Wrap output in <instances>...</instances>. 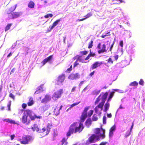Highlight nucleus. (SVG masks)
Listing matches in <instances>:
<instances>
[{"label":"nucleus","instance_id":"nucleus-1","mask_svg":"<svg viewBox=\"0 0 145 145\" xmlns=\"http://www.w3.org/2000/svg\"><path fill=\"white\" fill-rule=\"evenodd\" d=\"M89 106L86 107L85 108L81 117V122L79 124L77 122H75L71 125L69 130L67 134V137L69 136L74 132L75 133L77 132L80 133L84 127L82 122L84 121L87 117V112L89 109Z\"/></svg>","mask_w":145,"mask_h":145},{"label":"nucleus","instance_id":"nucleus-2","mask_svg":"<svg viewBox=\"0 0 145 145\" xmlns=\"http://www.w3.org/2000/svg\"><path fill=\"white\" fill-rule=\"evenodd\" d=\"M108 95L107 92H106L105 93H102L96 99L95 102V105H97L99 103V104L95 107V112L98 115H100L101 114L103 106Z\"/></svg>","mask_w":145,"mask_h":145},{"label":"nucleus","instance_id":"nucleus-3","mask_svg":"<svg viewBox=\"0 0 145 145\" xmlns=\"http://www.w3.org/2000/svg\"><path fill=\"white\" fill-rule=\"evenodd\" d=\"M94 132L95 134L92 135L89 139L91 143L95 142L98 141L100 138L103 139L105 137V130L102 128L101 129L97 128L95 129Z\"/></svg>","mask_w":145,"mask_h":145},{"label":"nucleus","instance_id":"nucleus-4","mask_svg":"<svg viewBox=\"0 0 145 145\" xmlns=\"http://www.w3.org/2000/svg\"><path fill=\"white\" fill-rule=\"evenodd\" d=\"M35 118L41 119L42 117L39 116H37L35 114L32 116L30 114V111L28 110L24 112L21 121L24 123L28 124L30 122V119L31 120H34Z\"/></svg>","mask_w":145,"mask_h":145},{"label":"nucleus","instance_id":"nucleus-5","mask_svg":"<svg viewBox=\"0 0 145 145\" xmlns=\"http://www.w3.org/2000/svg\"><path fill=\"white\" fill-rule=\"evenodd\" d=\"M19 140L22 144H27L29 142H31L33 139L32 137L30 136L24 135L23 136L22 138L20 139Z\"/></svg>","mask_w":145,"mask_h":145},{"label":"nucleus","instance_id":"nucleus-6","mask_svg":"<svg viewBox=\"0 0 145 145\" xmlns=\"http://www.w3.org/2000/svg\"><path fill=\"white\" fill-rule=\"evenodd\" d=\"M62 89H60L59 90L55 92L53 94L52 98L54 100H56L59 98L63 93Z\"/></svg>","mask_w":145,"mask_h":145},{"label":"nucleus","instance_id":"nucleus-7","mask_svg":"<svg viewBox=\"0 0 145 145\" xmlns=\"http://www.w3.org/2000/svg\"><path fill=\"white\" fill-rule=\"evenodd\" d=\"M97 48L99 49L98 52L99 54L107 51V50H106V45L105 44L101 45V43L99 44L97 46Z\"/></svg>","mask_w":145,"mask_h":145},{"label":"nucleus","instance_id":"nucleus-8","mask_svg":"<svg viewBox=\"0 0 145 145\" xmlns=\"http://www.w3.org/2000/svg\"><path fill=\"white\" fill-rule=\"evenodd\" d=\"M31 129L33 131L36 130L37 132L39 133H43L46 130L45 128H43L41 129H39L38 128V125L37 124H34L33 126L32 127Z\"/></svg>","mask_w":145,"mask_h":145},{"label":"nucleus","instance_id":"nucleus-9","mask_svg":"<svg viewBox=\"0 0 145 145\" xmlns=\"http://www.w3.org/2000/svg\"><path fill=\"white\" fill-rule=\"evenodd\" d=\"M20 15V13L18 12H13L12 13H10L8 15V17L10 18L13 19L17 18Z\"/></svg>","mask_w":145,"mask_h":145},{"label":"nucleus","instance_id":"nucleus-10","mask_svg":"<svg viewBox=\"0 0 145 145\" xmlns=\"http://www.w3.org/2000/svg\"><path fill=\"white\" fill-rule=\"evenodd\" d=\"M61 20V18L57 20H56L53 23L52 26H49L48 29V31H50L55 26L57 25L58 24L59 22Z\"/></svg>","mask_w":145,"mask_h":145},{"label":"nucleus","instance_id":"nucleus-11","mask_svg":"<svg viewBox=\"0 0 145 145\" xmlns=\"http://www.w3.org/2000/svg\"><path fill=\"white\" fill-rule=\"evenodd\" d=\"M80 77V75L77 73L75 74H71L69 76L68 78L72 80L76 79L79 78Z\"/></svg>","mask_w":145,"mask_h":145},{"label":"nucleus","instance_id":"nucleus-12","mask_svg":"<svg viewBox=\"0 0 145 145\" xmlns=\"http://www.w3.org/2000/svg\"><path fill=\"white\" fill-rule=\"evenodd\" d=\"M52 57L53 55H52L44 59L41 63L43 64V65H44L47 62L51 63Z\"/></svg>","mask_w":145,"mask_h":145},{"label":"nucleus","instance_id":"nucleus-13","mask_svg":"<svg viewBox=\"0 0 145 145\" xmlns=\"http://www.w3.org/2000/svg\"><path fill=\"white\" fill-rule=\"evenodd\" d=\"M65 79V76L64 74H62L59 76L58 78V84H60L63 82Z\"/></svg>","mask_w":145,"mask_h":145},{"label":"nucleus","instance_id":"nucleus-14","mask_svg":"<svg viewBox=\"0 0 145 145\" xmlns=\"http://www.w3.org/2000/svg\"><path fill=\"white\" fill-rule=\"evenodd\" d=\"M51 99V97L48 95H46L43 99L42 100V103H46L49 101Z\"/></svg>","mask_w":145,"mask_h":145},{"label":"nucleus","instance_id":"nucleus-15","mask_svg":"<svg viewBox=\"0 0 145 145\" xmlns=\"http://www.w3.org/2000/svg\"><path fill=\"white\" fill-rule=\"evenodd\" d=\"M43 85H41L37 88V90L35 93V94H37L39 93H40L44 91L43 88Z\"/></svg>","mask_w":145,"mask_h":145},{"label":"nucleus","instance_id":"nucleus-16","mask_svg":"<svg viewBox=\"0 0 145 145\" xmlns=\"http://www.w3.org/2000/svg\"><path fill=\"white\" fill-rule=\"evenodd\" d=\"M110 103L109 101L107 102L104 105V108L103 111L104 112H106L109 109L110 107Z\"/></svg>","mask_w":145,"mask_h":145},{"label":"nucleus","instance_id":"nucleus-17","mask_svg":"<svg viewBox=\"0 0 145 145\" xmlns=\"http://www.w3.org/2000/svg\"><path fill=\"white\" fill-rule=\"evenodd\" d=\"M116 129V126L113 125L110 129L109 133V137H111L113 135V133Z\"/></svg>","mask_w":145,"mask_h":145},{"label":"nucleus","instance_id":"nucleus-18","mask_svg":"<svg viewBox=\"0 0 145 145\" xmlns=\"http://www.w3.org/2000/svg\"><path fill=\"white\" fill-rule=\"evenodd\" d=\"M102 64V63L101 62H96L94 63L93 64L92 67V69L96 68L97 67L100 66Z\"/></svg>","mask_w":145,"mask_h":145},{"label":"nucleus","instance_id":"nucleus-19","mask_svg":"<svg viewBox=\"0 0 145 145\" xmlns=\"http://www.w3.org/2000/svg\"><path fill=\"white\" fill-rule=\"evenodd\" d=\"M3 121H6V122H8L9 123H10L11 124H18L17 123V122H16L15 121L10 119L9 118H6V119H3Z\"/></svg>","mask_w":145,"mask_h":145},{"label":"nucleus","instance_id":"nucleus-20","mask_svg":"<svg viewBox=\"0 0 145 145\" xmlns=\"http://www.w3.org/2000/svg\"><path fill=\"white\" fill-rule=\"evenodd\" d=\"M101 91L100 89H95L92 92L91 94L93 95H97L100 93Z\"/></svg>","mask_w":145,"mask_h":145},{"label":"nucleus","instance_id":"nucleus-21","mask_svg":"<svg viewBox=\"0 0 145 145\" xmlns=\"http://www.w3.org/2000/svg\"><path fill=\"white\" fill-rule=\"evenodd\" d=\"M91 118L87 119L86 122V125L87 127H89L91 124Z\"/></svg>","mask_w":145,"mask_h":145},{"label":"nucleus","instance_id":"nucleus-22","mask_svg":"<svg viewBox=\"0 0 145 145\" xmlns=\"http://www.w3.org/2000/svg\"><path fill=\"white\" fill-rule=\"evenodd\" d=\"M34 103V102L33 100L32 97H30L29 98V101L27 103L28 106H30L33 105Z\"/></svg>","mask_w":145,"mask_h":145},{"label":"nucleus","instance_id":"nucleus-23","mask_svg":"<svg viewBox=\"0 0 145 145\" xmlns=\"http://www.w3.org/2000/svg\"><path fill=\"white\" fill-rule=\"evenodd\" d=\"M40 110L42 113L44 112L47 110L46 106H43L39 108Z\"/></svg>","mask_w":145,"mask_h":145},{"label":"nucleus","instance_id":"nucleus-24","mask_svg":"<svg viewBox=\"0 0 145 145\" xmlns=\"http://www.w3.org/2000/svg\"><path fill=\"white\" fill-rule=\"evenodd\" d=\"M51 125L50 123H48L47 125V133L46 134V135L48 134L49 133L50 130L51 129Z\"/></svg>","mask_w":145,"mask_h":145},{"label":"nucleus","instance_id":"nucleus-25","mask_svg":"<svg viewBox=\"0 0 145 145\" xmlns=\"http://www.w3.org/2000/svg\"><path fill=\"white\" fill-rule=\"evenodd\" d=\"M80 102H79L74 103L71 105H68L67 106L68 107V106H70V108H71L73 107L74 106L78 105V104H79L80 103Z\"/></svg>","mask_w":145,"mask_h":145},{"label":"nucleus","instance_id":"nucleus-26","mask_svg":"<svg viewBox=\"0 0 145 145\" xmlns=\"http://www.w3.org/2000/svg\"><path fill=\"white\" fill-rule=\"evenodd\" d=\"M138 85V83L136 81H134L133 82L131 83L129 85L130 86H135Z\"/></svg>","mask_w":145,"mask_h":145},{"label":"nucleus","instance_id":"nucleus-27","mask_svg":"<svg viewBox=\"0 0 145 145\" xmlns=\"http://www.w3.org/2000/svg\"><path fill=\"white\" fill-rule=\"evenodd\" d=\"M34 3L32 1H30L28 4V7H29L31 8H33L34 7Z\"/></svg>","mask_w":145,"mask_h":145},{"label":"nucleus","instance_id":"nucleus-28","mask_svg":"<svg viewBox=\"0 0 145 145\" xmlns=\"http://www.w3.org/2000/svg\"><path fill=\"white\" fill-rule=\"evenodd\" d=\"M114 93V92H112L110 93V95L109 96L108 98V99L107 101L109 102L111 100V99L112 97L113 96Z\"/></svg>","mask_w":145,"mask_h":145},{"label":"nucleus","instance_id":"nucleus-29","mask_svg":"<svg viewBox=\"0 0 145 145\" xmlns=\"http://www.w3.org/2000/svg\"><path fill=\"white\" fill-rule=\"evenodd\" d=\"M17 6V5H16L12 7L11 8H10L9 9V12L10 13V12L13 11L16 8V7Z\"/></svg>","mask_w":145,"mask_h":145},{"label":"nucleus","instance_id":"nucleus-30","mask_svg":"<svg viewBox=\"0 0 145 145\" xmlns=\"http://www.w3.org/2000/svg\"><path fill=\"white\" fill-rule=\"evenodd\" d=\"M93 112V110H91L88 112L87 113V116L88 117H90L92 115Z\"/></svg>","mask_w":145,"mask_h":145},{"label":"nucleus","instance_id":"nucleus-31","mask_svg":"<svg viewBox=\"0 0 145 145\" xmlns=\"http://www.w3.org/2000/svg\"><path fill=\"white\" fill-rule=\"evenodd\" d=\"M107 118L105 114H104L103 119V123L104 124H106V120Z\"/></svg>","mask_w":145,"mask_h":145},{"label":"nucleus","instance_id":"nucleus-32","mask_svg":"<svg viewBox=\"0 0 145 145\" xmlns=\"http://www.w3.org/2000/svg\"><path fill=\"white\" fill-rule=\"evenodd\" d=\"M12 25V24H8L5 28V31H7L10 28V27Z\"/></svg>","mask_w":145,"mask_h":145},{"label":"nucleus","instance_id":"nucleus-33","mask_svg":"<svg viewBox=\"0 0 145 145\" xmlns=\"http://www.w3.org/2000/svg\"><path fill=\"white\" fill-rule=\"evenodd\" d=\"M98 118L97 117V115L96 114H94L92 118V120L93 121H95L98 120Z\"/></svg>","mask_w":145,"mask_h":145},{"label":"nucleus","instance_id":"nucleus-34","mask_svg":"<svg viewBox=\"0 0 145 145\" xmlns=\"http://www.w3.org/2000/svg\"><path fill=\"white\" fill-rule=\"evenodd\" d=\"M66 139L65 138H63L61 141V144L63 145L64 144V145H66L67 144V142L66 141Z\"/></svg>","mask_w":145,"mask_h":145},{"label":"nucleus","instance_id":"nucleus-35","mask_svg":"<svg viewBox=\"0 0 145 145\" xmlns=\"http://www.w3.org/2000/svg\"><path fill=\"white\" fill-rule=\"evenodd\" d=\"M131 132L129 130L127 131L126 132L125 137L126 138L128 137L131 134Z\"/></svg>","mask_w":145,"mask_h":145},{"label":"nucleus","instance_id":"nucleus-36","mask_svg":"<svg viewBox=\"0 0 145 145\" xmlns=\"http://www.w3.org/2000/svg\"><path fill=\"white\" fill-rule=\"evenodd\" d=\"M93 41L92 40H91V41L89 42L88 46V48H91L93 46Z\"/></svg>","mask_w":145,"mask_h":145},{"label":"nucleus","instance_id":"nucleus-37","mask_svg":"<svg viewBox=\"0 0 145 145\" xmlns=\"http://www.w3.org/2000/svg\"><path fill=\"white\" fill-rule=\"evenodd\" d=\"M53 16V15L52 14H47L46 15L44 16V17L45 18H48L49 17H50V18L52 17Z\"/></svg>","mask_w":145,"mask_h":145},{"label":"nucleus","instance_id":"nucleus-38","mask_svg":"<svg viewBox=\"0 0 145 145\" xmlns=\"http://www.w3.org/2000/svg\"><path fill=\"white\" fill-rule=\"evenodd\" d=\"M125 31H126L127 34H128L129 36L128 37V38H130L132 35L131 32L130 31H128L127 30H125Z\"/></svg>","mask_w":145,"mask_h":145},{"label":"nucleus","instance_id":"nucleus-39","mask_svg":"<svg viewBox=\"0 0 145 145\" xmlns=\"http://www.w3.org/2000/svg\"><path fill=\"white\" fill-rule=\"evenodd\" d=\"M108 63L110 64H112L113 63V61L112 60V58L110 57L107 60Z\"/></svg>","mask_w":145,"mask_h":145},{"label":"nucleus","instance_id":"nucleus-40","mask_svg":"<svg viewBox=\"0 0 145 145\" xmlns=\"http://www.w3.org/2000/svg\"><path fill=\"white\" fill-rule=\"evenodd\" d=\"M11 104V101H9L7 104V107L8 108V110H10V106Z\"/></svg>","mask_w":145,"mask_h":145},{"label":"nucleus","instance_id":"nucleus-41","mask_svg":"<svg viewBox=\"0 0 145 145\" xmlns=\"http://www.w3.org/2000/svg\"><path fill=\"white\" fill-rule=\"evenodd\" d=\"M79 62H81L83 63L84 60L83 59L82 57H79L77 59Z\"/></svg>","mask_w":145,"mask_h":145},{"label":"nucleus","instance_id":"nucleus-42","mask_svg":"<svg viewBox=\"0 0 145 145\" xmlns=\"http://www.w3.org/2000/svg\"><path fill=\"white\" fill-rule=\"evenodd\" d=\"M144 83V82L142 79H141L140 80L139 82V84L142 86H143Z\"/></svg>","mask_w":145,"mask_h":145},{"label":"nucleus","instance_id":"nucleus-43","mask_svg":"<svg viewBox=\"0 0 145 145\" xmlns=\"http://www.w3.org/2000/svg\"><path fill=\"white\" fill-rule=\"evenodd\" d=\"M9 96L10 97L13 99V100L14 99L15 96L12 93H10Z\"/></svg>","mask_w":145,"mask_h":145},{"label":"nucleus","instance_id":"nucleus-44","mask_svg":"<svg viewBox=\"0 0 145 145\" xmlns=\"http://www.w3.org/2000/svg\"><path fill=\"white\" fill-rule=\"evenodd\" d=\"M88 52L86 51H81L80 52L81 54H83L84 55H85L87 54L88 53Z\"/></svg>","mask_w":145,"mask_h":145},{"label":"nucleus","instance_id":"nucleus-45","mask_svg":"<svg viewBox=\"0 0 145 145\" xmlns=\"http://www.w3.org/2000/svg\"><path fill=\"white\" fill-rule=\"evenodd\" d=\"M91 15L92 14L91 13H88L87 15L85 16V18H86V19L90 17Z\"/></svg>","mask_w":145,"mask_h":145},{"label":"nucleus","instance_id":"nucleus-46","mask_svg":"<svg viewBox=\"0 0 145 145\" xmlns=\"http://www.w3.org/2000/svg\"><path fill=\"white\" fill-rule=\"evenodd\" d=\"M113 57L114 59L115 60H117L118 58V55H115L113 57Z\"/></svg>","mask_w":145,"mask_h":145},{"label":"nucleus","instance_id":"nucleus-47","mask_svg":"<svg viewBox=\"0 0 145 145\" xmlns=\"http://www.w3.org/2000/svg\"><path fill=\"white\" fill-rule=\"evenodd\" d=\"M110 33V32L107 33L106 35H102V37L103 38H105L106 36H108L110 35L109 34Z\"/></svg>","mask_w":145,"mask_h":145},{"label":"nucleus","instance_id":"nucleus-48","mask_svg":"<svg viewBox=\"0 0 145 145\" xmlns=\"http://www.w3.org/2000/svg\"><path fill=\"white\" fill-rule=\"evenodd\" d=\"M78 61L77 60L74 63V67H75L77 66L78 65Z\"/></svg>","mask_w":145,"mask_h":145},{"label":"nucleus","instance_id":"nucleus-49","mask_svg":"<svg viewBox=\"0 0 145 145\" xmlns=\"http://www.w3.org/2000/svg\"><path fill=\"white\" fill-rule=\"evenodd\" d=\"M120 45L121 47H123V42L122 40H121L120 42Z\"/></svg>","mask_w":145,"mask_h":145},{"label":"nucleus","instance_id":"nucleus-50","mask_svg":"<svg viewBox=\"0 0 145 145\" xmlns=\"http://www.w3.org/2000/svg\"><path fill=\"white\" fill-rule=\"evenodd\" d=\"M26 104L25 103H23L22 105V108L24 109L26 107Z\"/></svg>","mask_w":145,"mask_h":145},{"label":"nucleus","instance_id":"nucleus-51","mask_svg":"<svg viewBox=\"0 0 145 145\" xmlns=\"http://www.w3.org/2000/svg\"><path fill=\"white\" fill-rule=\"evenodd\" d=\"M16 43H14L12 45V46L11 47V49H14V48L16 46Z\"/></svg>","mask_w":145,"mask_h":145},{"label":"nucleus","instance_id":"nucleus-52","mask_svg":"<svg viewBox=\"0 0 145 145\" xmlns=\"http://www.w3.org/2000/svg\"><path fill=\"white\" fill-rule=\"evenodd\" d=\"M91 56V55L90 54H89L88 55V56L87 57H86L85 59V60H88V59Z\"/></svg>","mask_w":145,"mask_h":145},{"label":"nucleus","instance_id":"nucleus-53","mask_svg":"<svg viewBox=\"0 0 145 145\" xmlns=\"http://www.w3.org/2000/svg\"><path fill=\"white\" fill-rule=\"evenodd\" d=\"M114 42H113V43H112V44L111 45V46H110V51H111L112 49V48L113 46V45H114Z\"/></svg>","mask_w":145,"mask_h":145},{"label":"nucleus","instance_id":"nucleus-54","mask_svg":"<svg viewBox=\"0 0 145 145\" xmlns=\"http://www.w3.org/2000/svg\"><path fill=\"white\" fill-rule=\"evenodd\" d=\"M88 89V88H87V87H86L82 91V92L83 93V92H85Z\"/></svg>","mask_w":145,"mask_h":145},{"label":"nucleus","instance_id":"nucleus-55","mask_svg":"<svg viewBox=\"0 0 145 145\" xmlns=\"http://www.w3.org/2000/svg\"><path fill=\"white\" fill-rule=\"evenodd\" d=\"M76 88V87L74 86L73 87V88H72V89L71 90V92H73L75 90Z\"/></svg>","mask_w":145,"mask_h":145},{"label":"nucleus","instance_id":"nucleus-56","mask_svg":"<svg viewBox=\"0 0 145 145\" xmlns=\"http://www.w3.org/2000/svg\"><path fill=\"white\" fill-rule=\"evenodd\" d=\"M15 136L14 135H12L10 136V138L11 140H13L15 137Z\"/></svg>","mask_w":145,"mask_h":145},{"label":"nucleus","instance_id":"nucleus-57","mask_svg":"<svg viewBox=\"0 0 145 145\" xmlns=\"http://www.w3.org/2000/svg\"><path fill=\"white\" fill-rule=\"evenodd\" d=\"M107 117L108 118H111L112 117V114L111 113L107 114Z\"/></svg>","mask_w":145,"mask_h":145},{"label":"nucleus","instance_id":"nucleus-58","mask_svg":"<svg viewBox=\"0 0 145 145\" xmlns=\"http://www.w3.org/2000/svg\"><path fill=\"white\" fill-rule=\"evenodd\" d=\"M72 66H71L67 70V71H71L72 70Z\"/></svg>","mask_w":145,"mask_h":145},{"label":"nucleus","instance_id":"nucleus-59","mask_svg":"<svg viewBox=\"0 0 145 145\" xmlns=\"http://www.w3.org/2000/svg\"><path fill=\"white\" fill-rule=\"evenodd\" d=\"M72 66H71L67 70V71H71L72 70Z\"/></svg>","mask_w":145,"mask_h":145},{"label":"nucleus","instance_id":"nucleus-60","mask_svg":"<svg viewBox=\"0 0 145 145\" xmlns=\"http://www.w3.org/2000/svg\"><path fill=\"white\" fill-rule=\"evenodd\" d=\"M72 66H71L67 70V71H71L72 70Z\"/></svg>","mask_w":145,"mask_h":145},{"label":"nucleus","instance_id":"nucleus-61","mask_svg":"<svg viewBox=\"0 0 145 145\" xmlns=\"http://www.w3.org/2000/svg\"><path fill=\"white\" fill-rule=\"evenodd\" d=\"M72 66H71L67 70V71H71L72 70Z\"/></svg>","mask_w":145,"mask_h":145},{"label":"nucleus","instance_id":"nucleus-62","mask_svg":"<svg viewBox=\"0 0 145 145\" xmlns=\"http://www.w3.org/2000/svg\"><path fill=\"white\" fill-rule=\"evenodd\" d=\"M133 123H132V126H131L130 130H129L130 131V132H131L132 130V129H133Z\"/></svg>","mask_w":145,"mask_h":145},{"label":"nucleus","instance_id":"nucleus-63","mask_svg":"<svg viewBox=\"0 0 145 145\" xmlns=\"http://www.w3.org/2000/svg\"><path fill=\"white\" fill-rule=\"evenodd\" d=\"M13 53L12 52H10L7 56V57H9L11 56L12 54Z\"/></svg>","mask_w":145,"mask_h":145},{"label":"nucleus","instance_id":"nucleus-64","mask_svg":"<svg viewBox=\"0 0 145 145\" xmlns=\"http://www.w3.org/2000/svg\"><path fill=\"white\" fill-rule=\"evenodd\" d=\"M89 54H90L91 56L92 57H94L95 56V54L94 53H92L91 52H90Z\"/></svg>","mask_w":145,"mask_h":145}]
</instances>
